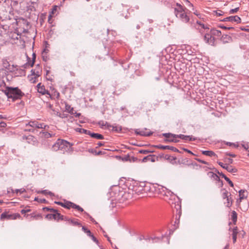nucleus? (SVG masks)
<instances>
[{
  "instance_id": "f257e3e1",
  "label": "nucleus",
  "mask_w": 249,
  "mask_h": 249,
  "mask_svg": "<svg viewBox=\"0 0 249 249\" xmlns=\"http://www.w3.org/2000/svg\"><path fill=\"white\" fill-rule=\"evenodd\" d=\"M174 14L177 18L181 22L187 23L190 21V17L188 15L187 8L181 4L177 3L174 7Z\"/></svg>"
},
{
  "instance_id": "f03ea898",
  "label": "nucleus",
  "mask_w": 249,
  "mask_h": 249,
  "mask_svg": "<svg viewBox=\"0 0 249 249\" xmlns=\"http://www.w3.org/2000/svg\"><path fill=\"white\" fill-rule=\"evenodd\" d=\"M4 92L8 98H11L13 101L20 99L24 95L18 88L7 87Z\"/></svg>"
},
{
  "instance_id": "7ed1b4c3",
  "label": "nucleus",
  "mask_w": 249,
  "mask_h": 249,
  "mask_svg": "<svg viewBox=\"0 0 249 249\" xmlns=\"http://www.w3.org/2000/svg\"><path fill=\"white\" fill-rule=\"evenodd\" d=\"M26 128L25 131L35 132L36 128H41L45 129L48 126L43 123H39L36 121H30L26 124Z\"/></svg>"
},
{
  "instance_id": "20e7f679",
  "label": "nucleus",
  "mask_w": 249,
  "mask_h": 249,
  "mask_svg": "<svg viewBox=\"0 0 249 249\" xmlns=\"http://www.w3.org/2000/svg\"><path fill=\"white\" fill-rule=\"evenodd\" d=\"M196 23L199 25L202 29H203L205 30H207V33L205 34L203 36V39L205 42L211 46H214L215 44V38L211 34V33H208V30H209V27L205 26L204 24L201 23L200 21H196Z\"/></svg>"
},
{
  "instance_id": "39448f33",
  "label": "nucleus",
  "mask_w": 249,
  "mask_h": 249,
  "mask_svg": "<svg viewBox=\"0 0 249 249\" xmlns=\"http://www.w3.org/2000/svg\"><path fill=\"white\" fill-rule=\"evenodd\" d=\"M73 144L67 141L58 139L55 143L53 145L52 148L54 151L64 150L68 147H71Z\"/></svg>"
},
{
  "instance_id": "423d86ee",
  "label": "nucleus",
  "mask_w": 249,
  "mask_h": 249,
  "mask_svg": "<svg viewBox=\"0 0 249 249\" xmlns=\"http://www.w3.org/2000/svg\"><path fill=\"white\" fill-rule=\"evenodd\" d=\"M171 207L173 209V211L175 212L176 211L177 215L176 218L175 220V224L179 223V218H180L181 214V202L178 200V201L174 204L172 203L171 204Z\"/></svg>"
},
{
  "instance_id": "0eeeda50",
  "label": "nucleus",
  "mask_w": 249,
  "mask_h": 249,
  "mask_svg": "<svg viewBox=\"0 0 249 249\" xmlns=\"http://www.w3.org/2000/svg\"><path fill=\"white\" fill-rule=\"evenodd\" d=\"M2 64L3 67L7 72H13L18 70L17 66L10 64L6 58H3L2 60Z\"/></svg>"
},
{
  "instance_id": "6e6552de",
  "label": "nucleus",
  "mask_w": 249,
  "mask_h": 249,
  "mask_svg": "<svg viewBox=\"0 0 249 249\" xmlns=\"http://www.w3.org/2000/svg\"><path fill=\"white\" fill-rule=\"evenodd\" d=\"M41 71V69L39 65H37L36 69L31 70L32 75L34 76V77H32L31 79H30V81L32 83L36 82V79L40 75Z\"/></svg>"
},
{
  "instance_id": "1a4fd4ad",
  "label": "nucleus",
  "mask_w": 249,
  "mask_h": 249,
  "mask_svg": "<svg viewBox=\"0 0 249 249\" xmlns=\"http://www.w3.org/2000/svg\"><path fill=\"white\" fill-rule=\"evenodd\" d=\"M147 128H145L142 129H134L135 133L137 135L142 136H149L153 134L151 131L146 132Z\"/></svg>"
},
{
  "instance_id": "9d476101",
  "label": "nucleus",
  "mask_w": 249,
  "mask_h": 249,
  "mask_svg": "<svg viewBox=\"0 0 249 249\" xmlns=\"http://www.w3.org/2000/svg\"><path fill=\"white\" fill-rule=\"evenodd\" d=\"M53 214H48L46 215V218L47 219H54L56 220H63V215H61L60 213L57 212H53Z\"/></svg>"
},
{
  "instance_id": "9b49d317",
  "label": "nucleus",
  "mask_w": 249,
  "mask_h": 249,
  "mask_svg": "<svg viewBox=\"0 0 249 249\" xmlns=\"http://www.w3.org/2000/svg\"><path fill=\"white\" fill-rule=\"evenodd\" d=\"M218 164L223 168L227 170V171L230 173H236L237 172V169L235 168H234L231 165L227 164H224L222 162H218Z\"/></svg>"
},
{
  "instance_id": "f8f14e48",
  "label": "nucleus",
  "mask_w": 249,
  "mask_h": 249,
  "mask_svg": "<svg viewBox=\"0 0 249 249\" xmlns=\"http://www.w3.org/2000/svg\"><path fill=\"white\" fill-rule=\"evenodd\" d=\"M98 124L101 128H103L104 126H106L108 129H110V128H112V130H118V127L117 126H114L113 125H111V124H109L107 122H105L104 121H99Z\"/></svg>"
},
{
  "instance_id": "ddd939ff",
  "label": "nucleus",
  "mask_w": 249,
  "mask_h": 249,
  "mask_svg": "<svg viewBox=\"0 0 249 249\" xmlns=\"http://www.w3.org/2000/svg\"><path fill=\"white\" fill-rule=\"evenodd\" d=\"M162 135L166 139L165 140V142H173L174 138L178 137V135L173 134L172 133H163Z\"/></svg>"
},
{
  "instance_id": "4468645a",
  "label": "nucleus",
  "mask_w": 249,
  "mask_h": 249,
  "mask_svg": "<svg viewBox=\"0 0 249 249\" xmlns=\"http://www.w3.org/2000/svg\"><path fill=\"white\" fill-rule=\"evenodd\" d=\"M223 21H234L237 23H240L241 22V18L237 16H230L229 17L223 19L221 20Z\"/></svg>"
},
{
  "instance_id": "2eb2a0df",
  "label": "nucleus",
  "mask_w": 249,
  "mask_h": 249,
  "mask_svg": "<svg viewBox=\"0 0 249 249\" xmlns=\"http://www.w3.org/2000/svg\"><path fill=\"white\" fill-rule=\"evenodd\" d=\"M37 91L39 93H41L42 95L48 94L50 95L49 91L46 90L44 85H42L41 83H38L37 85Z\"/></svg>"
},
{
  "instance_id": "dca6fc26",
  "label": "nucleus",
  "mask_w": 249,
  "mask_h": 249,
  "mask_svg": "<svg viewBox=\"0 0 249 249\" xmlns=\"http://www.w3.org/2000/svg\"><path fill=\"white\" fill-rule=\"evenodd\" d=\"M23 139H26L27 142L33 145H35L37 143L36 139L32 135H29L28 136H23Z\"/></svg>"
},
{
  "instance_id": "f3484780",
  "label": "nucleus",
  "mask_w": 249,
  "mask_h": 249,
  "mask_svg": "<svg viewBox=\"0 0 249 249\" xmlns=\"http://www.w3.org/2000/svg\"><path fill=\"white\" fill-rule=\"evenodd\" d=\"M156 147L161 149H169L174 152H179V150L176 147L169 145H157Z\"/></svg>"
},
{
  "instance_id": "a211bd4d",
  "label": "nucleus",
  "mask_w": 249,
  "mask_h": 249,
  "mask_svg": "<svg viewBox=\"0 0 249 249\" xmlns=\"http://www.w3.org/2000/svg\"><path fill=\"white\" fill-rule=\"evenodd\" d=\"M221 41L224 44L228 43L232 41V38L228 35H223L221 37Z\"/></svg>"
},
{
  "instance_id": "6ab92c4d",
  "label": "nucleus",
  "mask_w": 249,
  "mask_h": 249,
  "mask_svg": "<svg viewBox=\"0 0 249 249\" xmlns=\"http://www.w3.org/2000/svg\"><path fill=\"white\" fill-rule=\"evenodd\" d=\"M178 137L185 141H193L196 140V138H193L192 136L184 135L183 134L178 135Z\"/></svg>"
},
{
  "instance_id": "aec40b11",
  "label": "nucleus",
  "mask_w": 249,
  "mask_h": 249,
  "mask_svg": "<svg viewBox=\"0 0 249 249\" xmlns=\"http://www.w3.org/2000/svg\"><path fill=\"white\" fill-rule=\"evenodd\" d=\"M147 161L154 162L155 161V156L154 155H149L144 157L142 160V162H146Z\"/></svg>"
},
{
  "instance_id": "412c9836",
  "label": "nucleus",
  "mask_w": 249,
  "mask_h": 249,
  "mask_svg": "<svg viewBox=\"0 0 249 249\" xmlns=\"http://www.w3.org/2000/svg\"><path fill=\"white\" fill-rule=\"evenodd\" d=\"M208 174L215 180L220 182L221 186L223 185L222 181L220 180V178L216 174H214L212 172H209Z\"/></svg>"
},
{
  "instance_id": "4be33fe9",
  "label": "nucleus",
  "mask_w": 249,
  "mask_h": 249,
  "mask_svg": "<svg viewBox=\"0 0 249 249\" xmlns=\"http://www.w3.org/2000/svg\"><path fill=\"white\" fill-rule=\"evenodd\" d=\"M16 216L13 217V216L11 214H8L7 213H2L0 215V219H16Z\"/></svg>"
},
{
  "instance_id": "5701e85b",
  "label": "nucleus",
  "mask_w": 249,
  "mask_h": 249,
  "mask_svg": "<svg viewBox=\"0 0 249 249\" xmlns=\"http://www.w3.org/2000/svg\"><path fill=\"white\" fill-rule=\"evenodd\" d=\"M68 224L73 226H81V224L78 222L77 220L74 218L70 219V220H69Z\"/></svg>"
},
{
  "instance_id": "b1692460",
  "label": "nucleus",
  "mask_w": 249,
  "mask_h": 249,
  "mask_svg": "<svg viewBox=\"0 0 249 249\" xmlns=\"http://www.w3.org/2000/svg\"><path fill=\"white\" fill-rule=\"evenodd\" d=\"M69 203H70V201H66V202L65 203H63L62 202H59V201H55V203L59 205H60L62 207H64V208H67V209H70V204H69Z\"/></svg>"
},
{
  "instance_id": "393cba45",
  "label": "nucleus",
  "mask_w": 249,
  "mask_h": 249,
  "mask_svg": "<svg viewBox=\"0 0 249 249\" xmlns=\"http://www.w3.org/2000/svg\"><path fill=\"white\" fill-rule=\"evenodd\" d=\"M89 136H90L92 138H95L98 140H102L104 139V136L98 133H90L89 134Z\"/></svg>"
},
{
  "instance_id": "a878e982",
  "label": "nucleus",
  "mask_w": 249,
  "mask_h": 249,
  "mask_svg": "<svg viewBox=\"0 0 249 249\" xmlns=\"http://www.w3.org/2000/svg\"><path fill=\"white\" fill-rule=\"evenodd\" d=\"M210 33L213 36H219L221 35V33L220 31L216 30L214 28L212 29L211 30Z\"/></svg>"
},
{
  "instance_id": "bb28decb",
  "label": "nucleus",
  "mask_w": 249,
  "mask_h": 249,
  "mask_svg": "<svg viewBox=\"0 0 249 249\" xmlns=\"http://www.w3.org/2000/svg\"><path fill=\"white\" fill-rule=\"evenodd\" d=\"M219 175L222 177L223 178L228 182V183L229 184V185L231 186V187H233V183H232V182L230 179L229 178H228L226 176H225L224 174L223 173H219Z\"/></svg>"
},
{
  "instance_id": "cd10ccee",
  "label": "nucleus",
  "mask_w": 249,
  "mask_h": 249,
  "mask_svg": "<svg viewBox=\"0 0 249 249\" xmlns=\"http://www.w3.org/2000/svg\"><path fill=\"white\" fill-rule=\"evenodd\" d=\"M245 194H247V191L245 190H240L239 191V195L240 200H241L242 199H243L244 198H245L247 197V195H246Z\"/></svg>"
},
{
  "instance_id": "c85d7f7f",
  "label": "nucleus",
  "mask_w": 249,
  "mask_h": 249,
  "mask_svg": "<svg viewBox=\"0 0 249 249\" xmlns=\"http://www.w3.org/2000/svg\"><path fill=\"white\" fill-rule=\"evenodd\" d=\"M202 153L204 155L209 157H213L215 156V154L212 151H202Z\"/></svg>"
},
{
  "instance_id": "c756f323",
  "label": "nucleus",
  "mask_w": 249,
  "mask_h": 249,
  "mask_svg": "<svg viewBox=\"0 0 249 249\" xmlns=\"http://www.w3.org/2000/svg\"><path fill=\"white\" fill-rule=\"evenodd\" d=\"M30 215L31 218L33 219L38 220L42 219V216L40 214H35V213H32Z\"/></svg>"
},
{
  "instance_id": "7c9ffc66",
  "label": "nucleus",
  "mask_w": 249,
  "mask_h": 249,
  "mask_svg": "<svg viewBox=\"0 0 249 249\" xmlns=\"http://www.w3.org/2000/svg\"><path fill=\"white\" fill-rule=\"evenodd\" d=\"M39 134L40 137L45 138H48L52 137V135L47 132L41 131L40 132Z\"/></svg>"
},
{
  "instance_id": "2f4dec72",
  "label": "nucleus",
  "mask_w": 249,
  "mask_h": 249,
  "mask_svg": "<svg viewBox=\"0 0 249 249\" xmlns=\"http://www.w3.org/2000/svg\"><path fill=\"white\" fill-rule=\"evenodd\" d=\"M231 219L233 221L234 224L237 221V213L235 211H233L231 213Z\"/></svg>"
},
{
  "instance_id": "473e14b6",
  "label": "nucleus",
  "mask_w": 249,
  "mask_h": 249,
  "mask_svg": "<svg viewBox=\"0 0 249 249\" xmlns=\"http://www.w3.org/2000/svg\"><path fill=\"white\" fill-rule=\"evenodd\" d=\"M230 196H229L227 198H226L227 202L225 203L226 206L228 207H231L232 204V200Z\"/></svg>"
},
{
  "instance_id": "72a5a7b5",
  "label": "nucleus",
  "mask_w": 249,
  "mask_h": 249,
  "mask_svg": "<svg viewBox=\"0 0 249 249\" xmlns=\"http://www.w3.org/2000/svg\"><path fill=\"white\" fill-rule=\"evenodd\" d=\"M65 109L68 112L71 114H73V108L71 107V106L68 104H65Z\"/></svg>"
},
{
  "instance_id": "f704fd0d",
  "label": "nucleus",
  "mask_w": 249,
  "mask_h": 249,
  "mask_svg": "<svg viewBox=\"0 0 249 249\" xmlns=\"http://www.w3.org/2000/svg\"><path fill=\"white\" fill-rule=\"evenodd\" d=\"M37 193L38 194H44V195L48 194V195H49L51 196H53V193H52L50 191H48L47 190H42V191H38L37 192Z\"/></svg>"
},
{
  "instance_id": "c9c22d12",
  "label": "nucleus",
  "mask_w": 249,
  "mask_h": 249,
  "mask_svg": "<svg viewBox=\"0 0 249 249\" xmlns=\"http://www.w3.org/2000/svg\"><path fill=\"white\" fill-rule=\"evenodd\" d=\"M223 192L222 193V197L223 199H225L227 198L229 196H231V194L229 193L227 190H223Z\"/></svg>"
},
{
  "instance_id": "e433bc0d",
  "label": "nucleus",
  "mask_w": 249,
  "mask_h": 249,
  "mask_svg": "<svg viewBox=\"0 0 249 249\" xmlns=\"http://www.w3.org/2000/svg\"><path fill=\"white\" fill-rule=\"evenodd\" d=\"M164 158L171 162L173 160H175L177 159L176 157L170 156L169 155H166L164 157Z\"/></svg>"
},
{
  "instance_id": "4c0bfd02",
  "label": "nucleus",
  "mask_w": 249,
  "mask_h": 249,
  "mask_svg": "<svg viewBox=\"0 0 249 249\" xmlns=\"http://www.w3.org/2000/svg\"><path fill=\"white\" fill-rule=\"evenodd\" d=\"M31 211V210L29 208H26L25 209H23L21 211V213L22 214H24V216L26 217L27 218L29 216V214H26V213H28Z\"/></svg>"
},
{
  "instance_id": "58836bf2",
  "label": "nucleus",
  "mask_w": 249,
  "mask_h": 249,
  "mask_svg": "<svg viewBox=\"0 0 249 249\" xmlns=\"http://www.w3.org/2000/svg\"><path fill=\"white\" fill-rule=\"evenodd\" d=\"M82 230L87 234L88 236H89L91 235V233L90 231L88 230L87 228H86L85 227L83 226L82 228Z\"/></svg>"
},
{
  "instance_id": "ea45409f",
  "label": "nucleus",
  "mask_w": 249,
  "mask_h": 249,
  "mask_svg": "<svg viewBox=\"0 0 249 249\" xmlns=\"http://www.w3.org/2000/svg\"><path fill=\"white\" fill-rule=\"evenodd\" d=\"M26 192V190L24 188H21L20 189H16L14 191H13L14 193H16L17 194L19 193L20 194Z\"/></svg>"
},
{
  "instance_id": "a19ab883",
  "label": "nucleus",
  "mask_w": 249,
  "mask_h": 249,
  "mask_svg": "<svg viewBox=\"0 0 249 249\" xmlns=\"http://www.w3.org/2000/svg\"><path fill=\"white\" fill-rule=\"evenodd\" d=\"M78 129H79L78 131L79 132L84 133L89 135V134L91 133V132L88 130H86V129H81V128Z\"/></svg>"
},
{
  "instance_id": "79ce46f5",
  "label": "nucleus",
  "mask_w": 249,
  "mask_h": 249,
  "mask_svg": "<svg viewBox=\"0 0 249 249\" xmlns=\"http://www.w3.org/2000/svg\"><path fill=\"white\" fill-rule=\"evenodd\" d=\"M232 235H235L237 236V234L238 233V228L237 227H235L233 228V229H232Z\"/></svg>"
},
{
  "instance_id": "37998d69",
  "label": "nucleus",
  "mask_w": 249,
  "mask_h": 249,
  "mask_svg": "<svg viewBox=\"0 0 249 249\" xmlns=\"http://www.w3.org/2000/svg\"><path fill=\"white\" fill-rule=\"evenodd\" d=\"M152 152V151L147 150H141L139 151V153L143 154H147L148 153Z\"/></svg>"
},
{
  "instance_id": "c03bdc74",
  "label": "nucleus",
  "mask_w": 249,
  "mask_h": 249,
  "mask_svg": "<svg viewBox=\"0 0 249 249\" xmlns=\"http://www.w3.org/2000/svg\"><path fill=\"white\" fill-rule=\"evenodd\" d=\"M44 210H46L47 211H50L51 212H57V210L53 208H49L48 207H44L43 208Z\"/></svg>"
},
{
  "instance_id": "a18cd8bd",
  "label": "nucleus",
  "mask_w": 249,
  "mask_h": 249,
  "mask_svg": "<svg viewBox=\"0 0 249 249\" xmlns=\"http://www.w3.org/2000/svg\"><path fill=\"white\" fill-rule=\"evenodd\" d=\"M89 236H90L92 240L95 242L96 243V244L97 245H99V241L94 236V235L91 233L90 235H89Z\"/></svg>"
},
{
  "instance_id": "49530a36",
  "label": "nucleus",
  "mask_w": 249,
  "mask_h": 249,
  "mask_svg": "<svg viewBox=\"0 0 249 249\" xmlns=\"http://www.w3.org/2000/svg\"><path fill=\"white\" fill-rule=\"evenodd\" d=\"M239 7H237L236 8L231 9V10H230L229 13L230 14H232L236 13L239 10Z\"/></svg>"
},
{
  "instance_id": "de8ad7c7",
  "label": "nucleus",
  "mask_w": 249,
  "mask_h": 249,
  "mask_svg": "<svg viewBox=\"0 0 249 249\" xmlns=\"http://www.w3.org/2000/svg\"><path fill=\"white\" fill-rule=\"evenodd\" d=\"M53 96L56 97L57 99H58L60 96V94L57 91L54 90L53 94Z\"/></svg>"
},
{
  "instance_id": "09e8293b",
  "label": "nucleus",
  "mask_w": 249,
  "mask_h": 249,
  "mask_svg": "<svg viewBox=\"0 0 249 249\" xmlns=\"http://www.w3.org/2000/svg\"><path fill=\"white\" fill-rule=\"evenodd\" d=\"M35 59H36V54L35 53H33V60L32 61H31V63H30L29 65H30L31 67H33L34 64V62H35Z\"/></svg>"
},
{
  "instance_id": "8fccbe9b",
  "label": "nucleus",
  "mask_w": 249,
  "mask_h": 249,
  "mask_svg": "<svg viewBox=\"0 0 249 249\" xmlns=\"http://www.w3.org/2000/svg\"><path fill=\"white\" fill-rule=\"evenodd\" d=\"M70 204V209L71 208H72L73 209H76V207L77 206V205L70 201L69 203Z\"/></svg>"
},
{
  "instance_id": "3c124183",
  "label": "nucleus",
  "mask_w": 249,
  "mask_h": 249,
  "mask_svg": "<svg viewBox=\"0 0 249 249\" xmlns=\"http://www.w3.org/2000/svg\"><path fill=\"white\" fill-rule=\"evenodd\" d=\"M197 161H198V162H200V163H203L204 164H207L208 165V162H207V161H205L204 160H201L199 159H195Z\"/></svg>"
},
{
  "instance_id": "603ef678",
  "label": "nucleus",
  "mask_w": 249,
  "mask_h": 249,
  "mask_svg": "<svg viewBox=\"0 0 249 249\" xmlns=\"http://www.w3.org/2000/svg\"><path fill=\"white\" fill-rule=\"evenodd\" d=\"M220 28H222V29H233V27H227V26H220Z\"/></svg>"
},
{
  "instance_id": "864d4df0",
  "label": "nucleus",
  "mask_w": 249,
  "mask_h": 249,
  "mask_svg": "<svg viewBox=\"0 0 249 249\" xmlns=\"http://www.w3.org/2000/svg\"><path fill=\"white\" fill-rule=\"evenodd\" d=\"M215 12H216V15L218 16H221L223 14V12L222 11H220V10L216 11Z\"/></svg>"
},
{
  "instance_id": "5fc2aeb1",
  "label": "nucleus",
  "mask_w": 249,
  "mask_h": 249,
  "mask_svg": "<svg viewBox=\"0 0 249 249\" xmlns=\"http://www.w3.org/2000/svg\"><path fill=\"white\" fill-rule=\"evenodd\" d=\"M227 144L228 145L232 146H234V147H237L238 146V144H235V143H231V142H227Z\"/></svg>"
},
{
  "instance_id": "6e6d98bb",
  "label": "nucleus",
  "mask_w": 249,
  "mask_h": 249,
  "mask_svg": "<svg viewBox=\"0 0 249 249\" xmlns=\"http://www.w3.org/2000/svg\"><path fill=\"white\" fill-rule=\"evenodd\" d=\"M57 6H54L52 9V14H53L57 9Z\"/></svg>"
},
{
  "instance_id": "4d7b16f0",
  "label": "nucleus",
  "mask_w": 249,
  "mask_h": 249,
  "mask_svg": "<svg viewBox=\"0 0 249 249\" xmlns=\"http://www.w3.org/2000/svg\"><path fill=\"white\" fill-rule=\"evenodd\" d=\"M6 126V124L4 122H0V127H5Z\"/></svg>"
},
{
  "instance_id": "13d9d810",
  "label": "nucleus",
  "mask_w": 249,
  "mask_h": 249,
  "mask_svg": "<svg viewBox=\"0 0 249 249\" xmlns=\"http://www.w3.org/2000/svg\"><path fill=\"white\" fill-rule=\"evenodd\" d=\"M183 150L186 152H187V153H189V154H191L192 155H194L195 154L192 152L190 150H188L186 148H183Z\"/></svg>"
},
{
  "instance_id": "bf43d9fd",
  "label": "nucleus",
  "mask_w": 249,
  "mask_h": 249,
  "mask_svg": "<svg viewBox=\"0 0 249 249\" xmlns=\"http://www.w3.org/2000/svg\"><path fill=\"white\" fill-rule=\"evenodd\" d=\"M186 2V4L188 5V6H191L192 7H193V4L188 0H184Z\"/></svg>"
},
{
  "instance_id": "052dcab7",
  "label": "nucleus",
  "mask_w": 249,
  "mask_h": 249,
  "mask_svg": "<svg viewBox=\"0 0 249 249\" xmlns=\"http://www.w3.org/2000/svg\"><path fill=\"white\" fill-rule=\"evenodd\" d=\"M75 209H77L78 211H79L80 212L84 211L83 209L81 207H80L79 205H77V206L76 207Z\"/></svg>"
},
{
  "instance_id": "680f3d73",
  "label": "nucleus",
  "mask_w": 249,
  "mask_h": 249,
  "mask_svg": "<svg viewBox=\"0 0 249 249\" xmlns=\"http://www.w3.org/2000/svg\"><path fill=\"white\" fill-rule=\"evenodd\" d=\"M69 220H70V219L67 217L63 216V220L66 221L67 222V224L68 223Z\"/></svg>"
},
{
  "instance_id": "e2e57ef3",
  "label": "nucleus",
  "mask_w": 249,
  "mask_h": 249,
  "mask_svg": "<svg viewBox=\"0 0 249 249\" xmlns=\"http://www.w3.org/2000/svg\"><path fill=\"white\" fill-rule=\"evenodd\" d=\"M179 137H176V138H174L173 140L175 141H173L172 142H179V140H178V139H179Z\"/></svg>"
},
{
  "instance_id": "0e129e2a",
  "label": "nucleus",
  "mask_w": 249,
  "mask_h": 249,
  "mask_svg": "<svg viewBox=\"0 0 249 249\" xmlns=\"http://www.w3.org/2000/svg\"><path fill=\"white\" fill-rule=\"evenodd\" d=\"M232 236L233 242L234 243L236 241L237 236L232 235Z\"/></svg>"
},
{
  "instance_id": "69168bd1",
  "label": "nucleus",
  "mask_w": 249,
  "mask_h": 249,
  "mask_svg": "<svg viewBox=\"0 0 249 249\" xmlns=\"http://www.w3.org/2000/svg\"><path fill=\"white\" fill-rule=\"evenodd\" d=\"M97 146L96 148H98L99 147H100L103 145V143L102 142H98L97 144Z\"/></svg>"
},
{
  "instance_id": "338daca9",
  "label": "nucleus",
  "mask_w": 249,
  "mask_h": 249,
  "mask_svg": "<svg viewBox=\"0 0 249 249\" xmlns=\"http://www.w3.org/2000/svg\"><path fill=\"white\" fill-rule=\"evenodd\" d=\"M73 114H74L75 115V116H76V117H79L81 115L80 113H76V112H75V113L73 112Z\"/></svg>"
},
{
  "instance_id": "774afa93",
  "label": "nucleus",
  "mask_w": 249,
  "mask_h": 249,
  "mask_svg": "<svg viewBox=\"0 0 249 249\" xmlns=\"http://www.w3.org/2000/svg\"><path fill=\"white\" fill-rule=\"evenodd\" d=\"M227 155H229V156H230L231 157H235V155L234 154H231V153H227Z\"/></svg>"
}]
</instances>
